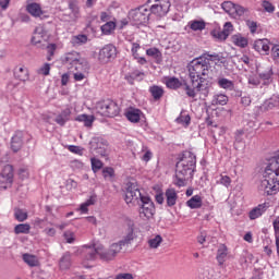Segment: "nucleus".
Returning <instances> with one entry per match:
<instances>
[{
  "label": "nucleus",
  "instance_id": "1",
  "mask_svg": "<svg viewBox=\"0 0 279 279\" xmlns=\"http://www.w3.org/2000/svg\"><path fill=\"white\" fill-rule=\"evenodd\" d=\"M190 84H184V92L190 98L195 99L197 93L203 97L210 95V87L213 83L208 80L210 75V62L204 60V57H199L191 61L187 66Z\"/></svg>",
  "mask_w": 279,
  "mask_h": 279
},
{
  "label": "nucleus",
  "instance_id": "2",
  "mask_svg": "<svg viewBox=\"0 0 279 279\" xmlns=\"http://www.w3.org/2000/svg\"><path fill=\"white\" fill-rule=\"evenodd\" d=\"M137 199H141L140 217L142 219H147V221L154 219V216L156 215V205L151 198L149 196H143L136 183L129 182L126 184L125 202L126 204H132V202H136Z\"/></svg>",
  "mask_w": 279,
  "mask_h": 279
},
{
  "label": "nucleus",
  "instance_id": "3",
  "mask_svg": "<svg viewBox=\"0 0 279 279\" xmlns=\"http://www.w3.org/2000/svg\"><path fill=\"white\" fill-rule=\"evenodd\" d=\"M197 167V156L191 150H184L175 165V182L177 186H185L186 180L193 178Z\"/></svg>",
  "mask_w": 279,
  "mask_h": 279
},
{
  "label": "nucleus",
  "instance_id": "4",
  "mask_svg": "<svg viewBox=\"0 0 279 279\" xmlns=\"http://www.w3.org/2000/svg\"><path fill=\"white\" fill-rule=\"evenodd\" d=\"M85 260H95L97 256H99L100 260H104L105 263H110V260H114V255L112 252H110V248L108 251H104V247L101 246H88L85 245Z\"/></svg>",
  "mask_w": 279,
  "mask_h": 279
},
{
  "label": "nucleus",
  "instance_id": "5",
  "mask_svg": "<svg viewBox=\"0 0 279 279\" xmlns=\"http://www.w3.org/2000/svg\"><path fill=\"white\" fill-rule=\"evenodd\" d=\"M96 110L101 117H117L119 114V105L112 99H106L96 104Z\"/></svg>",
  "mask_w": 279,
  "mask_h": 279
},
{
  "label": "nucleus",
  "instance_id": "6",
  "mask_svg": "<svg viewBox=\"0 0 279 279\" xmlns=\"http://www.w3.org/2000/svg\"><path fill=\"white\" fill-rule=\"evenodd\" d=\"M149 16H151V13L145 4L129 12V19L134 22V25H145L149 23Z\"/></svg>",
  "mask_w": 279,
  "mask_h": 279
},
{
  "label": "nucleus",
  "instance_id": "7",
  "mask_svg": "<svg viewBox=\"0 0 279 279\" xmlns=\"http://www.w3.org/2000/svg\"><path fill=\"white\" fill-rule=\"evenodd\" d=\"M146 3H153L148 9L150 14L162 19L169 14V10H171V1L170 0H147Z\"/></svg>",
  "mask_w": 279,
  "mask_h": 279
},
{
  "label": "nucleus",
  "instance_id": "8",
  "mask_svg": "<svg viewBox=\"0 0 279 279\" xmlns=\"http://www.w3.org/2000/svg\"><path fill=\"white\" fill-rule=\"evenodd\" d=\"M89 151L101 158H108V141L104 137H93L89 142Z\"/></svg>",
  "mask_w": 279,
  "mask_h": 279
},
{
  "label": "nucleus",
  "instance_id": "9",
  "mask_svg": "<svg viewBox=\"0 0 279 279\" xmlns=\"http://www.w3.org/2000/svg\"><path fill=\"white\" fill-rule=\"evenodd\" d=\"M14 182V167L5 165L0 173V189H10Z\"/></svg>",
  "mask_w": 279,
  "mask_h": 279
},
{
  "label": "nucleus",
  "instance_id": "10",
  "mask_svg": "<svg viewBox=\"0 0 279 279\" xmlns=\"http://www.w3.org/2000/svg\"><path fill=\"white\" fill-rule=\"evenodd\" d=\"M114 58H117V47L112 44L104 46L98 53V60L101 64H108V62H112Z\"/></svg>",
  "mask_w": 279,
  "mask_h": 279
},
{
  "label": "nucleus",
  "instance_id": "11",
  "mask_svg": "<svg viewBox=\"0 0 279 279\" xmlns=\"http://www.w3.org/2000/svg\"><path fill=\"white\" fill-rule=\"evenodd\" d=\"M26 11L32 16H35V19H41V21L45 19H49V15H45V11H43V8L37 2H32V3L27 4Z\"/></svg>",
  "mask_w": 279,
  "mask_h": 279
},
{
  "label": "nucleus",
  "instance_id": "12",
  "mask_svg": "<svg viewBox=\"0 0 279 279\" xmlns=\"http://www.w3.org/2000/svg\"><path fill=\"white\" fill-rule=\"evenodd\" d=\"M23 138H25V133L22 131L15 132L11 140V149L16 154V151H21L23 148Z\"/></svg>",
  "mask_w": 279,
  "mask_h": 279
},
{
  "label": "nucleus",
  "instance_id": "13",
  "mask_svg": "<svg viewBox=\"0 0 279 279\" xmlns=\"http://www.w3.org/2000/svg\"><path fill=\"white\" fill-rule=\"evenodd\" d=\"M71 120V109L66 108L62 110L56 118L54 123L60 125L61 128H64L66 125V122Z\"/></svg>",
  "mask_w": 279,
  "mask_h": 279
},
{
  "label": "nucleus",
  "instance_id": "14",
  "mask_svg": "<svg viewBox=\"0 0 279 279\" xmlns=\"http://www.w3.org/2000/svg\"><path fill=\"white\" fill-rule=\"evenodd\" d=\"M166 195V202L167 206L169 208H172V206H175L178 204V192H175V189L169 187L165 192Z\"/></svg>",
  "mask_w": 279,
  "mask_h": 279
},
{
  "label": "nucleus",
  "instance_id": "15",
  "mask_svg": "<svg viewBox=\"0 0 279 279\" xmlns=\"http://www.w3.org/2000/svg\"><path fill=\"white\" fill-rule=\"evenodd\" d=\"M253 48L258 53H266V56H269V40L268 39H257L255 40Z\"/></svg>",
  "mask_w": 279,
  "mask_h": 279
},
{
  "label": "nucleus",
  "instance_id": "16",
  "mask_svg": "<svg viewBox=\"0 0 279 279\" xmlns=\"http://www.w3.org/2000/svg\"><path fill=\"white\" fill-rule=\"evenodd\" d=\"M184 84H189L186 81L181 82L180 78L172 76L167 78L166 86L167 88H171L172 90H178V88H183L184 90Z\"/></svg>",
  "mask_w": 279,
  "mask_h": 279
},
{
  "label": "nucleus",
  "instance_id": "17",
  "mask_svg": "<svg viewBox=\"0 0 279 279\" xmlns=\"http://www.w3.org/2000/svg\"><path fill=\"white\" fill-rule=\"evenodd\" d=\"M69 10H71L69 21H77L80 19V4L77 0H69Z\"/></svg>",
  "mask_w": 279,
  "mask_h": 279
},
{
  "label": "nucleus",
  "instance_id": "18",
  "mask_svg": "<svg viewBox=\"0 0 279 279\" xmlns=\"http://www.w3.org/2000/svg\"><path fill=\"white\" fill-rule=\"evenodd\" d=\"M267 210V203L259 204L257 207H254L250 213L248 217L251 220L258 219V217H263V213Z\"/></svg>",
  "mask_w": 279,
  "mask_h": 279
},
{
  "label": "nucleus",
  "instance_id": "19",
  "mask_svg": "<svg viewBox=\"0 0 279 279\" xmlns=\"http://www.w3.org/2000/svg\"><path fill=\"white\" fill-rule=\"evenodd\" d=\"M143 112L141 111V109H134V108H130L126 112H125V117L126 119L131 122V123H138V121H141V114Z\"/></svg>",
  "mask_w": 279,
  "mask_h": 279
},
{
  "label": "nucleus",
  "instance_id": "20",
  "mask_svg": "<svg viewBox=\"0 0 279 279\" xmlns=\"http://www.w3.org/2000/svg\"><path fill=\"white\" fill-rule=\"evenodd\" d=\"M47 37V31L43 27H37L34 31V36L32 37L33 45H39L43 43L44 38Z\"/></svg>",
  "mask_w": 279,
  "mask_h": 279
},
{
  "label": "nucleus",
  "instance_id": "21",
  "mask_svg": "<svg viewBox=\"0 0 279 279\" xmlns=\"http://www.w3.org/2000/svg\"><path fill=\"white\" fill-rule=\"evenodd\" d=\"M81 60H82V57L78 54V52L72 51L65 54L63 59V63L66 64L68 66H72V64H75Z\"/></svg>",
  "mask_w": 279,
  "mask_h": 279
},
{
  "label": "nucleus",
  "instance_id": "22",
  "mask_svg": "<svg viewBox=\"0 0 279 279\" xmlns=\"http://www.w3.org/2000/svg\"><path fill=\"white\" fill-rule=\"evenodd\" d=\"M69 69H75L76 73H88L90 65H88L86 60L81 59L78 62L70 65Z\"/></svg>",
  "mask_w": 279,
  "mask_h": 279
},
{
  "label": "nucleus",
  "instance_id": "23",
  "mask_svg": "<svg viewBox=\"0 0 279 279\" xmlns=\"http://www.w3.org/2000/svg\"><path fill=\"white\" fill-rule=\"evenodd\" d=\"M136 239V233H134V226H129L126 235L120 240V243L124 244V247L132 245V241Z\"/></svg>",
  "mask_w": 279,
  "mask_h": 279
},
{
  "label": "nucleus",
  "instance_id": "24",
  "mask_svg": "<svg viewBox=\"0 0 279 279\" xmlns=\"http://www.w3.org/2000/svg\"><path fill=\"white\" fill-rule=\"evenodd\" d=\"M59 267L62 270H66L71 268V253L65 252L59 260Z\"/></svg>",
  "mask_w": 279,
  "mask_h": 279
},
{
  "label": "nucleus",
  "instance_id": "25",
  "mask_svg": "<svg viewBox=\"0 0 279 279\" xmlns=\"http://www.w3.org/2000/svg\"><path fill=\"white\" fill-rule=\"evenodd\" d=\"M227 256H228V246H226V244H220L217 251V257H216L219 265H223V263H226Z\"/></svg>",
  "mask_w": 279,
  "mask_h": 279
},
{
  "label": "nucleus",
  "instance_id": "26",
  "mask_svg": "<svg viewBox=\"0 0 279 279\" xmlns=\"http://www.w3.org/2000/svg\"><path fill=\"white\" fill-rule=\"evenodd\" d=\"M149 93L155 101L162 99V95H165V89L158 85H153L149 87Z\"/></svg>",
  "mask_w": 279,
  "mask_h": 279
},
{
  "label": "nucleus",
  "instance_id": "27",
  "mask_svg": "<svg viewBox=\"0 0 279 279\" xmlns=\"http://www.w3.org/2000/svg\"><path fill=\"white\" fill-rule=\"evenodd\" d=\"M228 96L225 94H215L211 100L213 106H226L228 104Z\"/></svg>",
  "mask_w": 279,
  "mask_h": 279
},
{
  "label": "nucleus",
  "instance_id": "28",
  "mask_svg": "<svg viewBox=\"0 0 279 279\" xmlns=\"http://www.w3.org/2000/svg\"><path fill=\"white\" fill-rule=\"evenodd\" d=\"M202 196L199 195H194L191 199L186 202V206L192 209L202 208Z\"/></svg>",
  "mask_w": 279,
  "mask_h": 279
},
{
  "label": "nucleus",
  "instance_id": "29",
  "mask_svg": "<svg viewBox=\"0 0 279 279\" xmlns=\"http://www.w3.org/2000/svg\"><path fill=\"white\" fill-rule=\"evenodd\" d=\"M243 130L235 133L234 149H245V142L243 141Z\"/></svg>",
  "mask_w": 279,
  "mask_h": 279
},
{
  "label": "nucleus",
  "instance_id": "30",
  "mask_svg": "<svg viewBox=\"0 0 279 279\" xmlns=\"http://www.w3.org/2000/svg\"><path fill=\"white\" fill-rule=\"evenodd\" d=\"M265 110H274V108L279 107V97L272 96L270 99L266 100L263 105Z\"/></svg>",
  "mask_w": 279,
  "mask_h": 279
},
{
  "label": "nucleus",
  "instance_id": "31",
  "mask_svg": "<svg viewBox=\"0 0 279 279\" xmlns=\"http://www.w3.org/2000/svg\"><path fill=\"white\" fill-rule=\"evenodd\" d=\"M217 84L220 88H225V90H234V82L228 78H218Z\"/></svg>",
  "mask_w": 279,
  "mask_h": 279
},
{
  "label": "nucleus",
  "instance_id": "32",
  "mask_svg": "<svg viewBox=\"0 0 279 279\" xmlns=\"http://www.w3.org/2000/svg\"><path fill=\"white\" fill-rule=\"evenodd\" d=\"M102 34H105L106 36H110V34H112V32H114V29H117V23L109 21L106 22V24H104L100 27Z\"/></svg>",
  "mask_w": 279,
  "mask_h": 279
},
{
  "label": "nucleus",
  "instance_id": "33",
  "mask_svg": "<svg viewBox=\"0 0 279 279\" xmlns=\"http://www.w3.org/2000/svg\"><path fill=\"white\" fill-rule=\"evenodd\" d=\"M146 56L149 58H154L157 60V62H160L162 60V52H160V49L153 47L146 50Z\"/></svg>",
  "mask_w": 279,
  "mask_h": 279
},
{
  "label": "nucleus",
  "instance_id": "34",
  "mask_svg": "<svg viewBox=\"0 0 279 279\" xmlns=\"http://www.w3.org/2000/svg\"><path fill=\"white\" fill-rule=\"evenodd\" d=\"M29 230H32V227L28 223H20L14 227L16 234H29Z\"/></svg>",
  "mask_w": 279,
  "mask_h": 279
},
{
  "label": "nucleus",
  "instance_id": "35",
  "mask_svg": "<svg viewBox=\"0 0 279 279\" xmlns=\"http://www.w3.org/2000/svg\"><path fill=\"white\" fill-rule=\"evenodd\" d=\"M23 260L28 265L29 267H37L38 266V259H36V256L29 255V254H24L23 255Z\"/></svg>",
  "mask_w": 279,
  "mask_h": 279
},
{
  "label": "nucleus",
  "instance_id": "36",
  "mask_svg": "<svg viewBox=\"0 0 279 279\" xmlns=\"http://www.w3.org/2000/svg\"><path fill=\"white\" fill-rule=\"evenodd\" d=\"M190 28L193 32H202L203 29H206V22L195 20L191 23Z\"/></svg>",
  "mask_w": 279,
  "mask_h": 279
},
{
  "label": "nucleus",
  "instance_id": "37",
  "mask_svg": "<svg viewBox=\"0 0 279 279\" xmlns=\"http://www.w3.org/2000/svg\"><path fill=\"white\" fill-rule=\"evenodd\" d=\"M233 43L236 45V47H241L242 49H245L247 46V38L242 37L241 35H235L233 37Z\"/></svg>",
  "mask_w": 279,
  "mask_h": 279
},
{
  "label": "nucleus",
  "instance_id": "38",
  "mask_svg": "<svg viewBox=\"0 0 279 279\" xmlns=\"http://www.w3.org/2000/svg\"><path fill=\"white\" fill-rule=\"evenodd\" d=\"M160 243H162V236L161 235H156L155 238L148 240V245L153 250H158L160 247Z\"/></svg>",
  "mask_w": 279,
  "mask_h": 279
},
{
  "label": "nucleus",
  "instance_id": "39",
  "mask_svg": "<svg viewBox=\"0 0 279 279\" xmlns=\"http://www.w3.org/2000/svg\"><path fill=\"white\" fill-rule=\"evenodd\" d=\"M73 45H86L88 43V36L86 35H76L72 38Z\"/></svg>",
  "mask_w": 279,
  "mask_h": 279
},
{
  "label": "nucleus",
  "instance_id": "40",
  "mask_svg": "<svg viewBox=\"0 0 279 279\" xmlns=\"http://www.w3.org/2000/svg\"><path fill=\"white\" fill-rule=\"evenodd\" d=\"M14 217H15L16 221H25L27 219V211H25L21 208H15Z\"/></svg>",
  "mask_w": 279,
  "mask_h": 279
},
{
  "label": "nucleus",
  "instance_id": "41",
  "mask_svg": "<svg viewBox=\"0 0 279 279\" xmlns=\"http://www.w3.org/2000/svg\"><path fill=\"white\" fill-rule=\"evenodd\" d=\"M124 244L121 243V241H119L118 243H112L109 247L110 252L113 253L114 257H117V254H119L121 252V250H123Z\"/></svg>",
  "mask_w": 279,
  "mask_h": 279
},
{
  "label": "nucleus",
  "instance_id": "42",
  "mask_svg": "<svg viewBox=\"0 0 279 279\" xmlns=\"http://www.w3.org/2000/svg\"><path fill=\"white\" fill-rule=\"evenodd\" d=\"M234 3L232 1H225L221 4L222 10L227 12V14H232L234 13Z\"/></svg>",
  "mask_w": 279,
  "mask_h": 279
},
{
  "label": "nucleus",
  "instance_id": "43",
  "mask_svg": "<svg viewBox=\"0 0 279 279\" xmlns=\"http://www.w3.org/2000/svg\"><path fill=\"white\" fill-rule=\"evenodd\" d=\"M204 58L205 59H203V60H206V62H208L209 60L211 61V62H215V61H221L222 59H223V57H221L219 53H213V54H210V53H208V52H206L205 54H204Z\"/></svg>",
  "mask_w": 279,
  "mask_h": 279
},
{
  "label": "nucleus",
  "instance_id": "44",
  "mask_svg": "<svg viewBox=\"0 0 279 279\" xmlns=\"http://www.w3.org/2000/svg\"><path fill=\"white\" fill-rule=\"evenodd\" d=\"M262 7L264 8L265 12H268L269 14H274V12H276V7H274L271 2L267 0L262 2Z\"/></svg>",
  "mask_w": 279,
  "mask_h": 279
},
{
  "label": "nucleus",
  "instance_id": "45",
  "mask_svg": "<svg viewBox=\"0 0 279 279\" xmlns=\"http://www.w3.org/2000/svg\"><path fill=\"white\" fill-rule=\"evenodd\" d=\"M102 167L104 162H101V160L97 158H92V169L95 173H97V171H99V169H101Z\"/></svg>",
  "mask_w": 279,
  "mask_h": 279
},
{
  "label": "nucleus",
  "instance_id": "46",
  "mask_svg": "<svg viewBox=\"0 0 279 279\" xmlns=\"http://www.w3.org/2000/svg\"><path fill=\"white\" fill-rule=\"evenodd\" d=\"M271 58H272L275 64H279V45L272 46Z\"/></svg>",
  "mask_w": 279,
  "mask_h": 279
},
{
  "label": "nucleus",
  "instance_id": "47",
  "mask_svg": "<svg viewBox=\"0 0 279 279\" xmlns=\"http://www.w3.org/2000/svg\"><path fill=\"white\" fill-rule=\"evenodd\" d=\"M102 175L105 179L107 178H114V168L106 167L102 169Z\"/></svg>",
  "mask_w": 279,
  "mask_h": 279
},
{
  "label": "nucleus",
  "instance_id": "48",
  "mask_svg": "<svg viewBox=\"0 0 279 279\" xmlns=\"http://www.w3.org/2000/svg\"><path fill=\"white\" fill-rule=\"evenodd\" d=\"M245 12H247V9H245L242 5L234 4L233 13H235L236 16H243L245 14Z\"/></svg>",
  "mask_w": 279,
  "mask_h": 279
},
{
  "label": "nucleus",
  "instance_id": "49",
  "mask_svg": "<svg viewBox=\"0 0 279 279\" xmlns=\"http://www.w3.org/2000/svg\"><path fill=\"white\" fill-rule=\"evenodd\" d=\"M218 184H222V186H226L228 189V186L232 184V179H230V177L228 175H221Z\"/></svg>",
  "mask_w": 279,
  "mask_h": 279
},
{
  "label": "nucleus",
  "instance_id": "50",
  "mask_svg": "<svg viewBox=\"0 0 279 279\" xmlns=\"http://www.w3.org/2000/svg\"><path fill=\"white\" fill-rule=\"evenodd\" d=\"M69 151H71L72 154H78V156H82V154H84V148L80 147V146H75V145H70L68 147Z\"/></svg>",
  "mask_w": 279,
  "mask_h": 279
},
{
  "label": "nucleus",
  "instance_id": "51",
  "mask_svg": "<svg viewBox=\"0 0 279 279\" xmlns=\"http://www.w3.org/2000/svg\"><path fill=\"white\" fill-rule=\"evenodd\" d=\"M177 123H185V125H191V116H180L177 118Z\"/></svg>",
  "mask_w": 279,
  "mask_h": 279
},
{
  "label": "nucleus",
  "instance_id": "52",
  "mask_svg": "<svg viewBox=\"0 0 279 279\" xmlns=\"http://www.w3.org/2000/svg\"><path fill=\"white\" fill-rule=\"evenodd\" d=\"M51 71V65L49 63H45L44 66H41L38 70L39 75H49V72Z\"/></svg>",
  "mask_w": 279,
  "mask_h": 279
},
{
  "label": "nucleus",
  "instance_id": "53",
  "mask_svg": "<svg viewBox=\"0 0 279 279\" xmlns=\"http://www.w3.org/2000/svg\"><path fill=\"white\" fill-rule=\"evenodd\" d=\"M138 49H141V44L132 43L131 53L133 58H137V56H140Z\"/></svg>",
  "mask_w": 279,
  "mask_h": 279
},
{
  "label": "nucleus",
  "instance_id": "54",
  "mask_svg": "<svg viewBox=\"0 0 279 279\" xmlns=\"http://www.w3.org/2000/svg\"><path fill=\"white\" fill-rule=\"evenodd\" d=\"M234 29V26H232V23L231 22H227L225 25H223V29L222 32L225 34H227V37L230 36V34H232Z\"/></svg>",
  "mask_w": 279,
  "mask_h": 279
},
{
  "label": "nucleus",
  "instance_id": "55",
  "mask_svg": "<svg viewBox=\"0 0 279 279\" xmlns=\"http://www.w3.org/2000/svg\"><path fill=\"white\" fill-rule=\"evenodd\" d=\"M134 80H137L138 82H143V77H145V72H141L138 70H135L131 73Z\"/></svg>",
  "mask_w": 279,
  "mask_h": 279
},
{
  "label": "nucleus",
  "instance_id": "56",
  "mask_svg": "<svg viewBox=\"0 0 279 279\" xmlns=\"http://www.w3.org/2000/svg\"><path fill=\"white\" fill-rule=\"evenodd\" d=\"M63 236H64L66 243H74V241H75V235L71 231H65L63 233Z\"/></svg>",
  "mask_w": 279,
  "mask_h": 279
},
{
  "label": "nucleus",
  "instance_id": "57",
  "mask_svg": "<svg viewBox=\"0 0 279 279\" xmlns=\"http://www.w3.org/2000/svg\"><path fill=\"white\" fill-rule=\"evenodd\" d=\"M258 75L260 80H271V76L274 75V70L270 69L269 71L262 72Z\"/></svg>",
  "mask_w": 279,
  "mask_h": 279
},
{
  "label": "nucleus",
  "instance_id": "58",
  "mask_svg": "<svg viewBox=\"0 0 279 279\" xmlns=\"http://www.w3.org/2000/svg\"><path fill=\"white\" fill-rule=\"evenodd\" d=\"M246 25L248 26L251 34H256V29H258V24H256V22L247 21Z\"/></svg>",
  "mask_w": 279,
  "mask_h": 279
},
{
  "label": "nucleus",
  "instance_id": "59",
  "mask_svg": "<svg viewBox=\"0 0 279 279\" xmlns=\"http://www.w3.org/2000/svg\"><path fill=\"white\" fill-rule=\"evenodd\" d=\"M241 104L244 106V108H247L252 104V98L250 96H243L241 98Z\"/></svg>",
  "mask_w": 279,
  "mask_h": 279
},
{
  "label": "nucleus",
  "instance_id": "60",
  "mask_svg": "<svg viewBox=\"0 0 279 279\" xmlns=\"http://www.w3.org/2000/svg\"><path fill=\"white\" fill-rule=\"evenodd\" d=\"M214 36H215V38H218V40H227L228 39V34L223 33V31L214 34Z\"/></svg>",
  "mask_w": 279,
  "mask_h": 279
},
{
  "label": "nucleus",
  "instance_id": "61",
  "mask_svg": "<svg viewBox=\"0 0 279 279\" xmlns=\"http://www.w3.org/2000/svg\"><path fill=\"white\" fill-rule=\"evenodd\" d=\"M155 199L157 204H165V194L162 192L157 193Z\"/></svg>",
  "mask_w": 279,
  "mask_h": 279
},
{
  "label": "nucleus",
  "instance_id": "62",
  "mask_svg": "<svg viewBox=\"0 0 279 279\" xmlns=\"http://www.w3.org/2000/svg\"><path fill=\"white\" fill-rule=\"evenodd\" d=\"M14 75L16 77V80H20V82H26L27 80V72H25V74H21V72H14Z\"/></svg>",
  "mask_w": 279,
  "mask_h": 279
},
{
  "label": "nucleus",
  "instance_id": "63",
  "mask_svg": "<svg viewBox=\"0 0 279 279\" xmlns=\"http://www.w3.org/2000/svg\"><path fill=\"white\" fill-rule=\"evenodd\" d=\"M116 279H134V277L132 276V274H119L116 276Z\"/></svg>",
  "mask_w": 279,
  "mask_h": 279
},
{
  "label": "nucleus",
  "instance_id": "64",
  "mask_svg": "<svg viewBox=\"0 0 279 279\" xmlns=\"http://www.w3.org/2000/svg\"><path fill=\"white\" fill-rule=\"evenodd\" d=\"M66 186L69 189H77V182H75V180H73V179H68Z\"/></svg>",
  "mask_w": 279,
  "mask_h": 279
}]
</instances>
